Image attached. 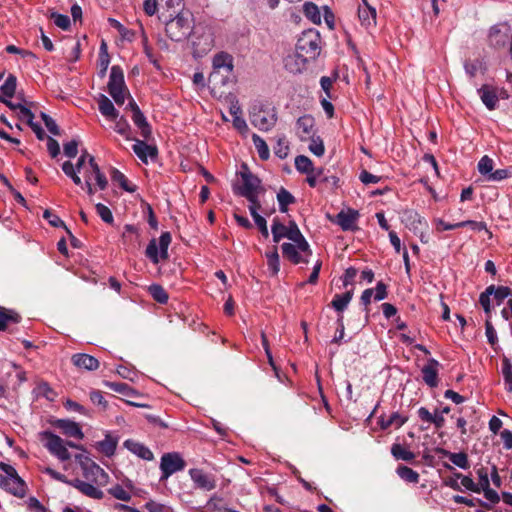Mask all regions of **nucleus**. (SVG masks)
Returning <instances> with one entry per match:
<instances>
[{"label":"nucleus","mask_w":512,"mask_h":512,"mask_svg":"<svg viewBox=\"0 0 512 512\" xmlns=\"http://www.w3.org/2000/svg\"><path fill=\"white\" fill-rule=\"evenodd\" d=\"M438 365L439 362L437 360L430 359L429 363L421 370L424 382L430 387H436L438 385Z\"/></svg>","instance_id":"obj_22"},{"label":"nucleus","mask_w":512,"mask_h":512,"mask_svg":"<svg viewBox=\"0 0 512 512\" xmlns=\"http://www.w3.org/2000/svg\"><path fill=\"white\" fill-rule=\"evenodd\" d=\"M27 506L33 512H47V509L35 497H30L27 501Z\"/></svg>","instance_id":"obj_63"},{"label":"nucleus","mask_w":512,"mask_h":512,"mask_svg":"<svg viewBox=\"0 0 512 512\" xmlns=\"http://www.w3.org/2000/svg\"><path fill=\"white\" fill-rule=\"evenodd\" d=\"M52 425L61 430V432L68 437H73L79 440L84 438V433L81 427L74 421L69 419H57L52 422Z\"/></svg>","instance_id":"obj_16"},{"label":"nucleus","mask_w":512,"mask_h":512,"mask_svg":"<svg viewBox=\"0 0 512 512\" xmlns=\"http://www.w3.org/2000/svg\"><path fill=\"white\" fill-rule=\"evenodd\" d=\"M50 18L53 19L55 25L63 30L70 28V18L67 15L52 12Z\"/></svg>","instance_id":"obj_52"},{"label":"nucleus","mask_w":512,"mask_h":512,"mask_svg":"<svg viewBox=\"0 0 512 512\" xmlns=\"http://www.w3.org/2000/svg\"><path fill=\"white\" fill-rule=\"evenodd\" d=\"M171 234L169 232H163L159 238V248L156 240L152 239L147 248L146 256L154 263H159V258L165 260L168 258V247L171 243Z\"/></svg>","instance_id":"obj_7"},{"label":"nucleus","mask_w":512,"mask_h":512,"mask_svg":"<svg viewBox=\"0 0 512 512\" xmlns=\"http://www.w3.org/2000/svg\"><path fill=\"white\" fill-rule=\"evenodd\" d=\"M478 94L487 109L494 110L496 108L498 102V94L494 87L483 85L480 89H478Z\"/></svg>","instance_id":"obj_23"},{"label":"nucleus","mask_w":512,"mask_h":512,"mask_svg":"<svg viewBox=\"0 0 512 512\" xmlns=\"http://www.w3.org/2000/svg\"><path fill=\"white\" fill-rule=\"evenodd\" d=\"M295 167L298 172L303 174H310L314 171L312 161L305 155H299L295 158Z\"/></svg>","instance_id":"obj_40"},{"label":"nucleus","mask_w":512,"mask_h":512,"mask_svg":"<svg viewBox=\"0 0 512 512\" xmlns=\"http://www.w3.org/2000/svg\"><path fill=\"white\" fill-rule=\"evenodd\" d=\"M251 124L260 131L271 130L277 122V112L275 108L263 105L261 103L254 104L249 113Z\"/></svg>","instance_id":"obj_4"},{"label":"nucleus","mask_w":512,"mask_h":512,"mask_svg":"<svg viewBox=\"0 0 512 512\" xmlns=\"http://www.w3.org/2000/svg\"><path fill=\"white\" fill-rule=\"evenodd\" d=\"M0 487L16 497L22 498L26 494V484L18 475L16 469L4 462H0Z\"/></svg>","instance_id":"obj_3"},{"label":"nucleus","mask_w":512,"mask_h":512,"mask_svg":"<svg viewBox=\"0 0 512 512\" xmlns=\"http://www.w3.org/2000/svg\"><path fill=\"white\" fill-rule=\"evenodd\" d=\"M212 66L216 71L224 70L227 73H231L234 68L233 56L227 52L221 51L214 55Z\"/></svg>","instance_id":"obj_19"},{"label":"nucleus","mask_w":512,"mask_h":512,"mask_svg":"<svg viewBox=\"0 0 512 512\" xmlns=\"http://www.w3.org/2000/svg\"><path fill=\"white\" fill-rule=\"evenodd\" d=\"M391 454L396 460L412 462L415 459V454L413 452L406 450L402 445L398 443L392 445Z\"/></svg>","instance_id":"obj_36"},{"label":"nucleus","mask_w":512,"mask_h":512,"mask_svg":"<svg viewBox=\"0 0 512 512\" xmlns=\"http://www.w3.org/2000/svg\"><path fill=\"white\" fill-rule=\"evenodd\" d=\"M108 92L117 105H123L126 96H129V92L124 81L123 70L118 65H114L111 68L108 82Z\"/></svg>","instance_id":"obj_6"},{"label":"nucleus","mask_w":512,"mask_h":512,"mask_svg":"<svg viewBox=\"0 0 512 512\" xmlns=\"http://www.w3.org/2000/svg\"><path fill=\"white\" fill-rule=\"evenodd\" d=\"M511 27L507 22L493 25L488 32V43L494 48H504L510 38Z\"/></svg>","instance_id":"obj_9"},{"label":"nucleus","mask_w":512,"mask_h":512,"mask_svg":"<svg viewBox=\"0 0 512 512\" xmlns=\"http://www.w3.org/2000/svg\"><path fill=\"white\" fill-rule=\"evenodd\" d=\"M308 140H310V144L308 146L309 151L313 153L315 156H323L325 152L323 140L319 136L314 135L311 136Z\"/></svg>","instance_id":"obj_45"},{"label":"nucleus","mask_w":512,"mask_h":512,"mask_svg":"<svg viewBox=\"0 0 512 512\" xmlns=\"http://www.w3.org/2000/svg\"><path fill=\"white\" fill-rule=\"evenodd\" d=\"M146 508L149 512H171L169 507L153 501L148 502L146 504Z\"/></svg>","instance_id":"obj_64"},{"label":"nucleus","mask_w":512,"mask_h":512,"mask_svg":"<svg viewBox=\"0 0 512 512\" xmlns=\"http://www.w3.org/2000/svg\"><path fill=\"white\" fill-rule=\"evenodd\" d=\"M189 475L196 488L211 491L216 487V481L211 474L204 472L202 469H190Z\"/></svg>","instance_id":"obj_14"},{"label":"nucleus","mask_w":512,"mask_h":512,"mask_svg":"<svg viewBox=\"0 0 512 512\" xmlns=\"http://www.w3.org/2000/svg\"><path fill=\"white\" fill-rule=\"evenodd\" d=\"M485 290L487 294L494 296L498 305L501 304L505 298L512 296V290L507 286L496 287L495 285H490Z\"/></svg>","instance_id":"obj_31"},{"label":"nucleus","mask_w":512,"mask_h":512,"mask_svg":"<svg viewBox=\"0 0 512 512\" xmlns=\"http://www.w3.org/2000/svg\"><path fill=\"white\" fill-rule=\"evenodd\" d=\"M16 85H17L16 77L14 75L10 74L7 77V79L5 80V82L2 84V86L0 87V91L4 96L11 98L15 94Z\"/></svg>","instance_id":"obj_44"},{"label":"nucleus","mask_w":512,"mask_h":512,"mask_svg":"<svg viewBox=\"0 0 512 512\" xmlns=\"http://www.w3.org/2000/svg\"><path fill=\"white\" fill-rule=\"evenodd\" d=\"M132 149L138 158L144 163H147L148 157L155 158L157 156V148L142 140H135Z\"/></svg>","instance_id":"obj_21"},{"label":"nucleus","mask_w":512,"mask_h":512,"mask_svg":"<svg viewBox=\"0 0 512 512\" xmlns=\"http://www.w3.org/2000/svg\"><path fill=\"white\" fill-rule=\"evenodd\" d=\"M20 320L21 316L17 312L0 306V331L5 330L8 323H18Z\"/></svg>","instance_id":"obj_30"},{"label":"nucleus","mask_w":512,"mask_h":512,"mask_svg":"<svg viewBox=\"0 0 512 512\" xmlns=\"http://www.w3.org/2000/svg\"><path fill=\"white\" fill-rule=\"evenodd\" d=\"M274 152L276 156H278L281 159L285 158L288 155L289 146L284 136L278 138L277 145L274 147Z\"/></svg>","instance_id":"obj_55"},{"label":"nucleus","mask_w":512,"mask_h":512,"mask_svg":"<svg viewBox=\"0 0 512 512\" xmlns=\"http://www.w3.org/2000/svg\"><path fill=\"white\" fill-rule=\"evenodd\" d=\"M353 297V291H347L344 294H336L331 302V306L337 312H343Z\"/></svg>","instance_id":"obj_33"},{"label":"nucleus","mask_w":512,"mask_h":512,"mask_svg":"<svg viewBox=\"0 0 512 512\" xmlns=\"http://www.w3.org/2000/svg\"><path fill=\"white\" fill-rule=\"evenodd\" d=\"M111 180L117 182L120 187L127 192H134L135 187L131 186L126 176L116 168H112L110 171Z\"/></svg>","instance_id":"obj_39"},{"label":"nucleus","mask_w":512,"mask_h":512,"mask_svg":"<svg viewBox=\"0 0 512 512\" xmlns=\"http://www.w3.org/2000/svg\"><path fill=\"white\" fill-rule=\"evenodd\" d=\"M315 120L311 115H303L297 119L296 134L301 141H307L314 135Z\"/></svg>","instance_id":"obj_15"},{"label":"nucleus","mask_w":512,"mask_h":512,"mask_svg":"<svg viewBox=\"0 0 512 512\" xmlns=\"http://www.w3.org/2000/svg\"><path fill=\"white\" fill-rule=\"evenodd\" d=\"M454 476L456 478H460L461 485L464 486L467 490L480 493L481 488L477 485L469 476L462 475L461 473H455Z\"/></svg>","instance_id":"obj_53"},{"label":"nucleus","mask_w":512,"mask_h":512,"mask_svg":"<svg viewBox=\"0 0 512 512\" xmlns=\"http://www.w3.org/2000/svg\"><path fill=\"white\" fill-rule=\"evenodd\" d=\"M321 52V36L315 29H308L300 35L296 54L285 59V67L293 73L301 72L307 62L314 61Z\"/></svg>","instance_id":"obj_1"},{"label":"nucleus","mask_w":512,"mask_h":512,"mask_svg":"<svg viewBox=\"0 0 512 512\" xmlns=\"http://www.w3.org/2000/svg\"><path fill=\"white\" fill-rule=\"evenodd\" d=\"M485 333L487 336V340L491 345H495L498 341L496 331L490 321V319H486L485 321Z\"/></svg>","instance_id":"obj_58"},{"label":"nucleus","mask_w":512,"mask_h":512,"mask_svg":"<svg viewBox=\"0 0 512 512\" xmlns=\"http://www.w3.org/2000/svg\"><path fill=\"white\" fill-rule=\"evenodd\" d=\"M69 485L79 490L83 495L92 499H102L104 497L103 491L98 489L92 483L85 482L80 479H74L69 482Z\"/></svg>","instance_id":"obj_18"},{"label":"nucleus","mask_w":512,"mask_h":512,"mask_svg":"<svg viewBox=\"0 0 512 512\" xmlns=\"http://www.w3.org/2000/svg\"><path fill=\"white\" fill-rule=\"evenodd\" d=\"M279 209L282 213L287 212L288 205L295 203V197L285 188H281L277 193Z\"/></svg>","instance_id":"obj_38"},{"label":"nucleus","mask_w":512,"mask_h":512,"mask_svg":"<svg viewBox=\"0 0 512 512\" xmlns=\"http://www.w3.org/2000/svg\"><path fill=\"white\" fill-rule=\"evenodd\" d=\"M397 475L408 483H418L419 482V474L415 470L411 469L408 466L400 465L396 469Z\"/></svg>","instance_id":"obj_34"},{"label":"nucleus","mask_w":512,"mask_h":512,"mask_svg":"<svg viewBox=\"0 0 512 512\" xmlns=\"http://www.w3.org/2000/svg\"><path fill=\"white\" fill-rule=\"evenodd\" d=\"M304 14L305 16L311 20L314 24L321 23V15L317 5L312 2H306L304 4Z\"/></svg>","instance_id":"obj_42"},{"label":"nucleus","mask_w":512,"mask_h":512,"mask_svg":"<svg viewBox=\"0 0 512 512\" xmlns=\"http://www.w3.org/2000/svg\"><path fill=\"white\" fill-rule=\"evenodd\" d=\"M267 266L271 276H276L280 270V260L277 247H273L272 251L266 252Z\"/></svg>","instance_id":"obj_35"},{"label":"nucleus","mask_w":512,"mask_h":512,"mask_svg":"<svg viewBox=\"0 0 512 512\" xmlns=\"http://www.w3.org/2000/svg\"><path fill=\"white\" fill-rule=\"evenodd\" d=\"M252 141L253 144L259 154V157L262 160H267L270 156L268 145L266 144L265 140L262 139L259 135L253 134L252 135Z\"/></svg>","instance_id":"obj_41"},{"label":"nucleus","mask_w":512,"mask_h":512,"mask_svg":"<svg viewBox=\"0 0 512 512\" xmlns=\"http://www.w3.org/2000/svg\"><path fill=\"white\" fill-rule=\"evenodd\" d=\"M186 462L179 453H165L161 457L160 469L162 472L161 480L168 479L172 474L184 470Z\"/></svg>","instance_id":"obj_8"},{"label":"nucleus","mask_w":512,"mask_h":512,"mask_svg":"<svg viewBox=\"0 0 512 512\" xmlns=\"http://www.w3.org/2000/svg\"><path fill=\"white\" fill-rule=\"evenodd\" d=\"M95 209L99 217L107 224H112L114 221L111 210L104 204L98 203L95 205Z\"/></svg>","instance_id":"obj_51"},{"label":"nucleus","mask_w":512,"mask_h":512,"mask_svg":"<svg viewBox=\"0 0 512 512\" xmlns=\"http://www.w3.org/2000/svg\"><path fill=\"white\" fill-rule=\"evenodd\" d=\"M376 9L370 5L359 6L358 17L361 25L365 28L374 27L376 25Z\"/></svg>","instance_id":"obj_26"},{"label":"nucleus","mask_w":512,"mask_h":512,"mask_svg":"<svg viewBox=\"0 0 512 512\" xmlns=\"http://www.w3.org/2000/svg\"><path fill=\"white\" fill-rule=\"evenodd\" d=\"M406 224L410 227V229H413L415 233H417L421 226H426V222L417 213L414 212H410L407 215Z\"/></svg>","instance_id":"obj_50"},{"label":"nucleus","mask_w":512,"mask_h":512,"mask_svg":"<svg viewBox=\"0 0 512 512\" xmlns=\"http://www.w3.org/2000/svg\"><path fill=\"white\" fill-rule=\"evenodd\" d=\"M83 476L88 481L98 486H104L108 483L109 475L93 460H91L83 469Z\"/></svg>","instance_id":"obj_12"},{"label":"nucleus","mask_w":512,"mask_h":512,"mask_svg":"<svg viewBox=\"0 0 512 512\" xmlns=\"http://www.w3.org/2000/svg\"><path fill=\"white\" fill-rule=\"evenodd\" d=\"M359 179L363 184H372V183H378L381 180V177L371 174L370 172L363 170L360 175Z\"/></svg>","instance_id":"obj_62"},{"label":"nucleus","mask_w":512,"mask_h":512,"mask_svg":"<svg viewBox=\"0 0 512 512\" xmlns=\"http://www.w3.org/2000/svg\"><path fill=\"white\" fill-rule=\"evenodd\" d=\"M240 176L243 185L237 189V193L239 195L245 196L247 194L259 193L263 191V188L261 187V180L256 175L251 173L246 164L242 165Z\"/></svg>","instance_id":"obj_10"},{"label":"nucleus","mask_w":512,"mask_h":512,"mask_svg":"<svg viewBox=\"0 0 512 512\" xmlns=\"http://www.w3.org/2000/svg\"><path fill=\"white\" fill-rule=\"evenodd\" d=\"M244 197L250 202L249 212H250L251 216L253 217L256 215H260L258 213V210L261 209V203L258 199V193L247 194Z\"/></svg>","instance_id":"obj_54"},{"label":"nucleus","mask_w":512,"mask_h":512,"mask_svg":"<svg viewBox=\"0 0 512 512\" xmlns=\"http://www.w3.org/2000/svg\"><path fill=\"white\" fill-rule=\"evenodd\" d=\"M43 217L48 220L49 224L52 227L58 228L63 227L66 228L65 223L54 213H52L50 210L46 209L43 213Z\"/></svg>","instance_id":"obj_57"},{"label":"nucleus","mask_w":512,"mask_h":512,"mask_svg":"<svg viewBox=\"0 0 512 512\" xmlns=\"http://www.w3.org/2000/svg\"><path fill=\"white\" fill-rule=\"evenodd\" d=\"M359 217L357 210L348 209V211H340L335 218V223L344 231H352L356 229V221Z\"/></svg>","instance_id":"obj_17"},{"label":"nucleus","mask_w":512,"mask_h":512,"mask_svg":"<svg viewBox=\"0 0 512 512\" xmlns=\"http://www.w3.org/2000/svg\"><path fill=\"white\" fill-rule=\"evenodd\" d=\"M39 440L43 446L60 461H68L71 459V454L66 448L65 441L58 435L49 430L39 433Z\"/></svg>","instance_id":"obj_5"},{"label":"nucleus","mask_w":512,"mask_h":512,"mask_svg":"<svg viewBox=\"0 0 512 512\" xmlns=\"http://www.w3.org/2000/svg\"><path fill=\"white\" fill-rule=\"evenodd\" d=\"M165 31L172 41L185 40L192 31L191 14L188 11L179 12L174 18L167 21Z\"/></svg>","instance_id":"obj_2"},{"label":"nucleus","mask_w":512,"mask_h":512,"mask_svg":"<svg viewBox=\"0 0 512 512\" xmlns=\"http://www.w3.org/2000/svg\"><path fill=\"white\" fill-rule=\"evenodd\" d=\"M114 129L117 133L124 136L126 139H130V125L124 117H120V119L116 121Z\"/></svg>","instance_id":"obj_56"},{"label":"nucleus","mask_w":512,"mask_h":512,"mask_svg":"<svg viewBox=\"0 0 512 512\" xmlns=\"http://www.w3.org/2000/svg\"><path fill=\"white\" fill-rule=\"evenodd\" d=\"M512 176V172L509 169H498L490 173L488 180L490 181H501Z\"/></svg>","instance_id":"obj_59"},{"label":"nucleus","mask_w":512,"mask_h":512,"mask_svg":"<svg viewBox=\"0 0 512 512\" xmlns=\"http://www.w3.org/2000/svg\"><path fill=\"white\" fill-rule=\"evenodd\" d=\"M442 454L447 456L449 460L456 466L462 469H468L470 467L468 456L464 452L452 453L447 450L441 449Z\"/></svg>","instance_id":"obj_32"},{"label":"nucleus","mask_w":512,"mask_h":512,"mask_svg":"<svg viewBox=\"0 0 512 512\" xmlns=\"http://www.w3.org/2000/svg\"><path fill=\"white\" fill-rule=\"evenodd\" d=\"M480 65H481V63L478 60H475V61L466 60L464 63L465 72L470 77H474L476 75L478 69L480 68Z\"/></svg>","instance_id":"obj_61"},{"label":"nucleus","mask_w":512,"mask_h":512,"mask_svg":"<svg viewBox=\"0 0 512 512\" xmlns=\"http://www.w3.org/2000/svg\"><path fill=\"white\" fill-rule=\"evenodd\" d=\"M118 440L110 434H106L105 438L96 443V448L105 456H112L116 451Z\"/></svg>","instance_id":"obj_28"},{"label":"nucleus","mask_w":512,"mask_h":512,"mask_svg":"<svg viewBox=\"0 0 512 512\" xmlns=\"http://www.w3.org/2000/svg\"><path fill=\"white\" fill-rule=\"evenodd\" d=\"M130 109L132 112V121L139 128L141 136L147 140L151 136V126L147 122L146 117L135 103V101L131 98L128 105L126 106V110Z\"/></svg>","instance_id":"obj_11"},{"label":"nucleus","mask_w":512,"mask_h":512,"mask_svg":"<svg viewBox=\"0 0 512 512\" xmlns=\"http://www.w3.org/2000/svg\"><path fill=\"white\" fill-rule=\"evenodd\" d=\"M407 420V417L402 416L398 412H394L387 419L381 417L379 420V425L384 430L388 429L391 426H394L395 428H400L402 425L406 423Z\"/></svg>","instance_id":"obj_29"},{"label":"nucleus","mask_w":512,"mask_h":512,"mask_svg":"<svg viewBox=\"0 0 512 512\" xmlns=\"http://www.w3.org/2000/svg\"><path fill=\"white\" fill-rule=\"evenodd\" d=\"M105 385L111 390L123 394L127 397H132L136 394V391L126 383L121 382H106Z\"/></svg>","instance_id":"obj_43"},{"label":"nucleus","mask_w":512,"mask_h":512,"mask_svg":"<svg viewBox=\"0 0 512 512\" xmlns=\"http://www.w3.org/2000/svg\"><path fill=\"white\" fill-rule=\"evenodd\" d=\"M285 229V225L280 223V221L275 218L273 220V224H272V229H271V232H272V235H273V241L275 243H279L280 240L282 238H286V230Z\"/></svg>","instance_id":"obj_48"},{"label":"nucleus","mask_w":512,"mask_h":512,"mask_svg":"<svg viewBox=\"0 0 512 512\" xmlns=\"http://www.w3.org/2000/svg\"><path fill=\"white\" fill-rule=\"evenodd\" d=\"M284 230H286V238L297 244V247L300 250V252L305 253L306 256L312 254L309 243L306 241V239L304 238L300 229L298 228L297 224L294 221H291L288 226H285Z\"/></svg>","instance_id":"obj_13"},{"label":"nucleus","mask_w":512,"mask_h":512,"mask_svg":"<svg viewBox=\"0 0 512 512\" xmlns=\"http://www.w3.org/2000/svg\"><path fill=\"white\" fill-rule=\"evenodd\" d=\"M78 141L77 140H71L70 142H67L64 144V154L69 158L76 157L78 153Z\"/></svg>","instance_id":"obj_60"},{"label":"nucleus","mask_w":512,"mask_h":512,"mask_svg":"<svg viewBox=\"0 0 512 512\" xmlns=\"http://www.w3.org/2000/svg\"><path fill=\"white\" fill-rule=\"evenodd\" d=\"M108 493L118 500L128 502L131 500V493L125 490L121 485L117 484L108 489Z\"/></svg>","instance_id":"obj_47"},{"label":"nucleus","mask_w":512,"mask_h":512,"mask_svg":"<svg viewBox=\"0 0 512 512\" xmlns=\"http://www.w3.org/2000/svg\"><path fill=\"white\" fill-rule=\"evenodd\" d=\"M89 165L93 171L94 178H95V181H96L99 189L100 190L106 189L107 185H108V180H107L105 174L100 171V168H99L98 164L95 162L94 157H90Z\"/></svg>","instance_id":"obj_37"},{"label":"nucleus","mask_w":512,"mask_h":512,"mask_svg":"<svg viewBox=\"0 0 512 512\" xmlns=\"http://www.w3.org/2000/svg\"><path fill=\"white\" fill-rule=\"evenodd\" d=\"M282 254L285 258L291 261L293 264L304 263L307 264L309 261L307 257H303L299 254L297 244L283 243L281 245Z\"/></svg>","instance_id":"obj_24"},{"label":"nucleus","mask_w":512,"mask_h":512,"mask_svg":"<svg viewBox=\"0 0 512 512\" xmlns=\"http://www.w3.org/2000/svg\"><path fill=\"white\" fill-rule=\"evenodd\" d=\"M124 446L129 451H131L132 453H134L135 455H137L139 458H141L143 460L150 461L154 458L152 451L148 447L144 446L143 444H141L139 442H136L133 440H126L124 442Z\"/></svg>","instance_id":"obj_27"},{"label":"nucleus","mask_w":512,"mask_h":512,"mask_svg":"<svg viewBox=\"0 0 512 512\" xmlns=\"http://www.w3.org/2000/svg\"><path fill=\"white\" fill-rule=\"evenodd\" d=\"M149 292H150L151 296L154 298V300H156L157 302H159L161 304L167 303L169 297H168L167 292L164 290V288L161 285L152 284L149 287Z\"/></svg>","instance_id":"obj_46"},{"label":"nucleus","mask_w":512,"mask_h":512,"mask_svg":"<svg viewBox=\"0 0 512 512\" xmlns=\"http://www.w3.org/2000/svg\"><path fill=\"white\" fill-rule=\"evenodd\" d=\"M71 360H72V363L80 369L94 371V370L98 369V367H99V361L95 357L88 355V354H84V353L74 354L72 356Z\"/></svg>","instance_id":"obj_20"},{"label":"nucleus","mask_w":512,"mask_h":512,"mask_svg":"<svg viewBox=\"0 0 512 512\" xmlns=\"http://www.w3.org/2000/svg\"><path fill=\"white\" fill-rule=\"evenodd\" d=\"M97 102L99 111L104 117L110 120H117L119 112L116 110L114 104L107 96L100 94Z\"/></svg>","instance_id":"obj_25"},{"label":"nucleus","mask_w":512,"mask_h":512,"mask_svg":"<svg viewBox=\"0 0 512 512\" xmlns=\"http://www.w3.org/2000/svg\"><path fill=\"white\" fill-rule=\"evenodd\" d=\"M494 162L493 160L485 155L478 162V171L482 175H490L493 172Z\"/></svg>","instance_id":"obj_49"}]
</instances>
